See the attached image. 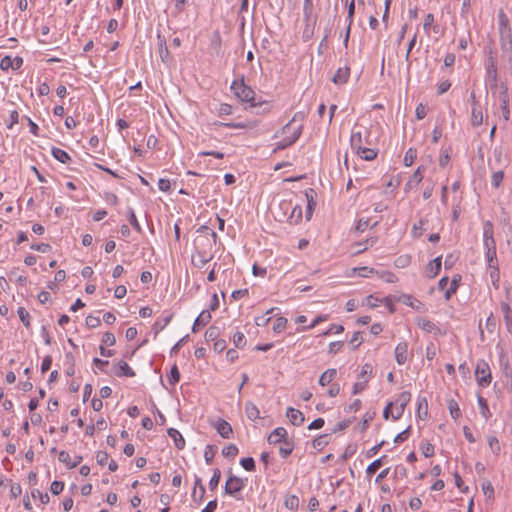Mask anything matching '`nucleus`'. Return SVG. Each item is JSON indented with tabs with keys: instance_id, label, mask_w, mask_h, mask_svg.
I'll return each instance as SVG.
<instances>
[{
	"instance_id": "52",
	"label": "nucleus",
	"mask_w": 512,
	"mask_h": 512,
	"mask_svg": "<svg viewBox=\"0 0 512 512\" xmlns=\"http://www.w3.org/2000/svg\"><path fill=\"white\" fill-rule=\"evenodd\" d=\"M504 178V173L502 171H496L491 176V184L498 188Z\"/></svg>"
},
{
	"instance_id": "24",
	"label": "nucleus",
	"mask_w": 512,
	"mask_h": 512,
	"mask_svg": "<svg viewBox=\"0 0 512 512\" xmlns=\"http://www.w3.org/2000/svg\"><path fill=\"white\" fill-rule=\"evenodd\" d=\"M483 123V113L478 104L472 106L471 113V124L473 126H479Z\"/></svg>"
},
{
	"instance_id": "50",
	"label": "nucleus",
	"mask_w": 512,
	"mask_h": 512,
	"mask_svg": "<svg viewBox=\"0 0 512 512\" xmlns=\"http://www.w3.org/2000/svg\"><path fill=\"white\" fill-rule=\"evenodd\" d=\"M382 465V458L374 460L371 464L368 465L366 469L367 475L371 476L374 474Z\"/></svg>"
},
{
	"instance_id": "11",
	"label": "nucleus",
	"mask_w": 512,
	"mask_h": 512,
	"mask_svg": "<svg viewBox=\"0 0 512 512\" xmlns=\"http://www.w3.org/2000/svg\"><path fill=\"white\" fill-rule=\"evenodd\" d=\"M113 373L114 375L118 377H133L135 376L134 370L125 362V361H119L117 364L113 367Z\"/></svg>"
},
{
	"instance_id": "10",
	"label": "nucleus",
	"mask_w": 512,
	"mask_h": 512,
	"mask_svg": "<svg viewBox=\"0 0 512 512\" xmlns=\"http://www.w3.org/2000/svg\"><path fill=\"white\" fill-rule=\"evenodd\" d=\"M483 242L486 250L496 249V243L493 237V226L490 221L483 224Z\"/></svg>"
},
{
	"instance_id": "54",
	"label": "nucleus",
	"mask_w": 512,
	"mask_h": 512,
	"mask_svg": "<svg viewBox=\"0 0 512 512\" xmlns=\"http://www.w3.org/2000/svg\"><path fill=\"white\" fill-rule=\"evenodd\" d=\"M501 310L504 314V318L507 324L512 323V310L507 303L501 304Z\"/></svg>"
},
{
	"instance_id": "31",
	"label": "nucleus",
	"mask_w": 512,
	"mask_h": 512,
	"mask_svg": "<svg viewBox=\"0 0 512 512\" xmlns=\"http://www.w3.org/2000/svg\"><path fill=\"white\" fill-rule=\"evenodd\" d=\"M425 231L424 220L420 219L417 223H414L411 229V235L413 238H420Z\"/></svg>"
},
{
	"instance_id": "8",
	"label": "nucleus",
	"mask_w": 512,
	"mask_h": 512,
	"mask_svg": "<svg viewBox=\"0 0 512 512\" xmlns=\"http://www.w3.org/2000/svg\"><path fill=\"white\" fill-rule=\"evenodd\" d=\"M498 99L500 103L502 117L505 121H508L510 119L509 94L508 88L505 84L500 85Z\"/></svg>"
},
{
	"instance_id": "9",
	"label": "nucleus",
	"mask_w": 512,
	"mask_h": 512,
	"mask_svg": "<svg viewBox=\"0 0 512 512\" xmlns=\"http://www.w3.org/2000/svg\"><path fill=\"white\" fill-rule=\"evenodd\" d=\"M280 208L285 210H291L290 215L288 216V221L290 224H298L302 219V207L301 205H294L290 202L283 201L280 203Z\"/></svg>"
},
{
	"instance_id": "5",
	"label": "nucleus",
	"mask_w": 512,
	"mask_h": 512,
	"mask_svg": "<svg viewBox=\"0 0 512 512\" xmlns=\"http://www.w3.org/2000/svg\"><path fill=\"white\" fill-rule=\"evenodd\" d=\"M475 378L481 387H487L491 383V371L488 363L484 360H479L475 368Z\"/></svg>"
},
{
	"instance_id": "57",
	"label": "nucleus",
	"mask_w": 512,
	"mask_h": 512,
	"mask_svg": "<svg viewBox=\"0 0 512 512\" xmlns=\"http://www.w3.org/2000/svg\"><path fill=\"white\" fill-rule=\"evenodd\" d=\"M485 257H486L488 266H490L491 264H498L497 258H496V249L486 250Z\"/></svg>"
},
{
	"instance_id": "35",
	"label": "nucleus",
	"mask_w": 512,
	"mask_h": 512,
	"mask_svg": "<svg viewBox=\"0 0 512 512\" xmlns=\"http://www.w3.org/2000/svg\"><path fill=\"white\" fill-rule=\"evenodd\" d=\"M423 180V174L420 170V168H418L412 175V177L409 179V181L407 182L406 184V187L405 189L407 188H410L412 185H415L417 186L418 184L421 183V181Z\"/></svg>"
},
{
	"instance_id": "1",
	"label": "nucleus",
	"mask_w": 512,
	"mask_h": 512,
	"mask_svg": "<svg viewBox=\"0 0 512 512\" xmlns=\"http://www.w3.org/2000/svg\"><path fill=\"white\" fill-rule=\"evenodd\" d=\"M301 130L302 125L293 118L281 129V140L277 143V148L284 149L292 145L299 138Z\"/></svg>"
},
{
	"instance_id": "37",
	"label": "nucleus",
	"mask_w": 512,
	"mask_h": 512,
	"mask_svg": "<svg viewBox=\"0 0 512 512\" xmlns=\"http://www.w3.org/2000/svg\"><path fill=\"white\" fill-rule=\"evenodd\" d=\"M488 269H489L490 279H491L493 285L497 288L498 287L497 283L500 278L498 264H491L490 266H488Z\"/></svg>"
},
{
	"instance_id": "26",
	"label": "nucleus",
	"mask_w": 512,
	"mask_h": 512,
	"mask_svg": "<svg viewBox=\"0 0 512 512\" xmlns=\"http://www.w3.org/2000/svg\"><path fill=\"white\" fill-rule=\"evenodd\" d=\"M313 194H314V191L312 189H310L309 191H307L305 193V197L307 200L306 216H307L308 220L311 218L312 212L316 206V201L314 200Z\"/></svg>"
},
{
	"instance_id": "36",
	"label": "nucleus",
	"mask_w": 512,
	"mask_h": 512,
	"mask_svg": "<svg viewBox=\"0 0 512 512\" xmlns=\"http://www.w3.org/2000/svg\"><path fill=\"white\" fill-rule=\"evenodd\" d=\"M478 405H479V408H480L481 415L485 419H489L490 416H491V413H490L489 407L487 405V401L482 396H480V395L478 396Z\"/></svg>"
},
{
	"instance_id": "51",
	"label": "nucleus",
	"mask_w": 512,
	"mask_h": 512,
	"mask_svg": "<svg viewBox=\"0 0 512 512\" xmlns=\"http://www.w3.org/2000/svg\"><path fill=\"white\" fill-rule=\"evenodd\" d=\"M448 284H449V288H447L444 293V297L446 300H449L451 298V296L456 292L457 287H458L456 279H453Z\"/></svg>"
},
{
	"instance_id": "58",
	"label": "nucleus",
	"mask_w": 512,
	"mask_h": 512,
	"mask_svg": "<svg viewBox=\"0 0 512 512\" xmlns=\"http://www.w3.org/2000/svg\"><path fill=\"white\" fill-rule=\"evenodd\" d=\"M344 331V327L340 324H333L331 327L323 332V336H328L330 334H340Z\"/></svg>"
},
{
	"instance_id": "18",
	"label": "nucleus",
	"mask_w": 512,
	"mask_h": 512,
	"mask_svg": "<svg viewBox=\"0 0 512 512\" xmlns=\"http://www.w3.org/2000/svg\"><path fill=\"white\" fill-rule=\"evenodd\" d=\"M212 259L211 255H208L205 252L197 251L192 255V263L197 268L204 267L210 260Z\"/></svg>"
},
{
	"instance_id": "55",
	"label": "nucleus",
	"mask_w": 512,
	"mask_h": 512,
	"mask_svg": "<svg viewBox=\"0 0 512 512\" xmlns=\"http://www.w3.org/2000/svg\"><path fill=\"white\" fill-rule=\"evenodd\" d=\"M283 443L284 444L279 448V453L281 457L286 458L292 453L293 446L287 441H284Z\"/></svg>"
},
{
	"instance_id": "23",
	"label": "nucleus",
	"mask_w": 512,
	"mask_h": 512,
	"mask_svg": "<svg viewBox=\"0 0 512 512\" xmlns=\"http://www.w3.org/2000/svg\"><path fill=\"white\" fill-rule=\"evenodd\" d=\"M349 68L348 67H341L339 68L335 75L333 76L332 78V81L335 83V84H344L347 82L348 78H349Z\"/></svg>"
},
{
	"instance_id": "4",
	"label": "nucleus",
	"mask_w": 512,
	"mask_h": 512,
	"mask_svg": "<svg viewBox=\"0 0 512 512\" xmlns=\"http://www.w3.org/2000/svg\"><path fill=\"white\" fill-rule=\"evenodd\" d=\"M410 400V392L404 391L398 396V398L395 401L389 403L390 408H392L393 420H398L399 418H401V416L404 413L405 407L410 402Z\"/></svg>"
},
{
	"instance_id": "17",
	"label": "nucleus",
	"mask_w": 512,
	"mask_h": 512,
	"mask_svg": "<svg viewBox=\"0 0 512 512\" xmlns=\"http://www.w3.org/2000/svg\"><path fill=\"white\" fill-rule=\"evenodd\" d=\"M286 416L289 419V421L295 426H300L305 420L303 413L292 407H289L287 409Z\"/></svg>"
},
{
	"instance_id": "29",
	"label": "nucleus",
	"mask_w": 512,
	"mask_h": 512,
	"mask_svg": "<svg viewBox=\"0 0 512 512\" xmlns=\"http://www.w3.org/2000/svg\"><path fill=\"white\" fill-rule=\"evenodd\" d=\"M51 153L53 157L61 163H67L70 160L68 153L61 148L53 147Z\"/></svg>"
},
{
	"instance_id": "46",
	"label": "nucleus",
	"mask_w": 512,
	"mask_h": 512,
	"mask_svg": "<svg viewBox=\"0 0 512 512\" xmlns=\"http://www.w3.org/2000/svg\"><path fill=\"white\" fill-rule=\"evenodd\" d=\"M240 464L246 471H253L255 469V461L252 457L242 458Z\"/></svg>"
},
{
	"instance_id": "20",
	"label": "nucleus",
	"mask_w": 512,
	"mask_h": 512,
	"mask_svg": "<svg viewBox=\"0 0 512 512\" xmlns=\"http://www.w3.org/2000/svg\"><path fill=\"white\" fill-rule=\"evenodd\" d=\"M351 148L353 151H358L364 146V138L362 131H353L350 137Z\"/></svg>"
},
{
	"instance_id": "47",
	"label": "nucleus",
	"mask_w": 512,
	"mask_h": 512,
	"mask_svg": "<svg viewBox=\"0 0 512 512\" xmlns=\"http://www.w3.org/2000/svg\"><path fill=\"white\" fill-rule=\"evenodd\" d=\"M220 477H221V472L218 468L214 469L213 471V475L209 481V487L210 489L214 490L218 484H219V481H220Z\"/></svg>"
},
{
	"instance_id": "28",
	"label": "nucleus",
	"mask_w": 512,
	"mask_h": 512,
	"mask_svg": "<svg viewBox=\"0 0 512 512\" xmlns=\"http://www.w3.org/2000/svg\"><path fill=\"white\" fill-rule=\"evenodd\" d=\"M375 275L386 283H396L398 281L397 276L390 271H375Z\"/></svg>"
},
{
	"instance_id": "42",
	"label": "nucleus",
	"mask_w": 512,
	"mask_h": 512,
	"mask_svg": "<svg viewBox=\"0 0 512 512\" xmlns=\"http://www.w3.org/2000/svg\"><path fill=\"white\" fill-rule=\"evenodd\" d=\"M180 379V373L176 365H173L170 374L167 376L169 383L174 386Z\"/></svg>"
},
{
	"instance_id": "44",
	"label": "nucleus",
	"mask_w": 512,
	"mask_h": 512,
	"mask_svg": "<svg viewBox=\"0 0 512 512\" xmlns=\"http://www.w3.org/2000/svg\"><path fill=\"white\" fill-rule=\"evenodd\" d=\"M69 453L65 452V451H61L59 453V461L60 462H63V463H66L70 468H73L75 467L78 463H80L81 461V457H78L77 460L75 462H73L72 464L69 463Z\"/></svg>"
},
{
	"instance_id": "34",
	"label": "nucleus",
	"mask_w": 512,
	"mask_h": 512,
	"mask_svg": "<svg viewBox=\"0 0 512 512\" xmlns=\"http://www.w3.org/2000/svg\"><path fill=\"white\" fill-rule=\"evenodd\" d=\"M411 263V256L410 255H400L398 256L395 261H394V265L395 267L397 268H406L410 265Z\"/></svg>"
},
{
	"instance_id": "60",
	"label": "nucleus",
	"mask_w": 512,
	"mask_h": 512,
	"mask_svg": "<svg viewBox=\"0 0 512 512\" xmlns=\"http://www.w3.org/2000/svg\"><path fill=\"white\" fill-rule=\"evenodd\" d=\"M482 490H483L484 495L487 496L488 498L493 497V495H494V488H493L491 482H489V481L483 482L482 483Z\"/></svg>"
},
{
	"instance_id": "43",
	"label": "nucleus",
	"mask_w": 512,
	"mask_h": 512,
	"mask_svg": "<svg viewBox=\"0 0 512 512\" xmlns=\"http://www.w3.org/2000/svg\"><path fill=\"white\" fill-rule=\"evenodd\" d=\"M287 325V319L284 317H278L273 323V331L276 333L282 332Z\"/></svg>"
},
{
	"instance_id": "21",
	"label": "nucleus",
	"mask_w": 512,
	"mask_h": 512,
	"mask_svg": "<svg viewBox=\"0 0 512 512\" xmlns=\"http://www.w3.org/2000/svg\"><path fill=\"white\" fill-rule=\"evenodd\" d=\"M168 435L173 439L177 449L181 450L185 447V439L182 434L175 428L168 429Z\"/></svg>"
},
{
	"instance_id": "32",
	"label": "nucleus",
	"mask_w": 512,
	"mask_h": 512,
	"mask_svg": "<svg viewBox=\"0 0 512 512\" xmlns=\"http://www.w3.org/2000/svg\"><path fill=\"white\" fill-rule=\"evenodd\" d=\"M448 409H449V412H450V416L453 419L457 420L458 418H460L461 410H460V408L458 406V403L455 400L451 399V400L448 401Z\"/></svg>"
},
{
	"instance_id": "64",
	"label": "nucleus",
	"mask_w": 512,
	"mask_h": 512,
	"mask_svg": "<svg viewBox=\"0 0 512 512\" xmlns=\"http://www.w3.org/2000/svg\"><path fill=\"white\" fill-rule=\"evenodd\" d=\"M102 342L107 346H113L116 342L114 334L106 332L102 337Z\"/></svg>"
},
{
	"instance_id": "45",
	"label": "nucleus",
	"mask_w": 512,
	"mask_h": 512,
	"mask_svg": "<svg viewBox=\"0 0 512 512\" xmlns=\"http://www.w3.org/2000/svg\"><path fill=\"white\" fill-rule=\"evenodd\" d=\"M222 454L225 457L233 458V457H235L238 454V448H237L236 445L230 444V445H228V446L223 448Z\"/></svg>"
},
{
	"instance_id": "39",
	"label": "nucleus",
	"mask_w": 512,
	"mask_h": 512,
	"mask_svg": "<svg viewBox=\"0 0 512 512\" xmlns=\"http://www.w3.org/2000/svg\"><path fill=\"white\" fill-rule=\"evenodd\" d=\"M211 320V314L209 311H202L195 320V325L205 326Z\"/></svg>"
},
{
	"instance_id": "27",
	"label": "nucleus",
	"mask_w": 512,
	"mask_h": 512,
	"mask_svg": "<svg viewBox=\"0 0 512 512\" xmlns=\"http://www.w3.org/2000/svg\"><path fill=\"white\" fill-rule=\"evenodd\" d=\"M356 153L361 157V159H364L366 161H371L376 158L377 151L372 148H367L365 146L362 147V149H359L356 151Z\"/></svg>"
},
{
	"instance_id": "22",
	"label": "nucleus",
	"mask_w": 512,
	"mask_h": 512,
	"mask_svg": "<svg viewBox=\"0 0 512 512\" xmlns=\"http://www.w3.org/2000/svg\"><path fill=\"white\" fill-rule=\"evenodd\" d=\"M336 375H337L336 369H334V368L327 369L320 375L318 382L321 386H326V385L330 384L335 379Z\"/></svg>"
},
{
	"instance_id": "14",
	"label": "nucleus",
	"mask_w": 512,
	"mask_h": 512,
	"mask_svg": "<svg viewBox=\"0 0 512 512\" xmlns=\"http://www.w3.org/2000/svg\"><path fill=\"white\" fill-rule=\"evenodd\" d=\"M287 431L283 427L275 428L268 436V442L270 444H278L286 441Z\"/></svg>"
},
{
	"instance_id": "7",
	"label": "nucleus",
	"mask_w": 512,
	"mask_h": 512,
	"mask_svg": "<svg viewBox=\"0 0 512 512\" xmlns=\"http://www.w3.org/2000/svg\"><path fill=\"white\" fill-rule=\"evenodd\" d=\"M245 487V480L239 478L237 476L231 475L226 483H225V493L231 496L236 497V499L240 500L241 498L237 497L236 494L240 492Z\"/></svg>"
},
{
	"instance_id": "15",
	"label": "nucleus",
	"mask_w": 512,
	"mask_h": 512,
	"mask_svg": "<svg viewBox=\"0 0 512 512\" xmlns=\"http://www.w3.org/2000/svg\"><path fill=\"white\" fill-rule=\"evenodd\" d=\"M22 63L23 60L20 57L11 58L10 56H5L0 62V68L2 70H7L9 68L19 69Z\"/></svg>"
},
{
	"instance_id": "63",
	"label": "nucleus",
	"mask_w": 512,
	"mask_h": 512,
	"mask_svg": "<svg viewBox=\"0 0 512 512\" xmlns=\"http://www.w3.org/2000/svg\"><path fill=\"white\" fill-rule=\"evenodd\" d=\"M326 444H327V436L326 435L319 436L318 438L314 439L313 443H312L313 447L316 449H321Z\"/></svg>"
},
{
	"instance_id": "6",
	"label": "nucleus",
	"mask_w": 512,
	"mask_h": 512,
	"mask_svg": "<svg viewBox=\"0 0 512 512\" xmlns=\"http://www.w3.org/2000/svg\"><path fill=\"white\" fill-rule=\"evenodd\" d=\"M372 372H373V367L369 363H365L361 367V371L358 375V380L353 385V389H352L353 394H359L366 388V385L370 380Z\"/></svg>"
},
{
	"instance_id": "48",
	"label": "nucleus",
	"mask_w": 512,
	"mask_h": 512,
	"mask_svg": "<svg viewBox=\"0 0 512 512\" xmlns=\"http://www.w3.org/2000/svg\"><path fill=\"white\" fill-rule=\"evenodd\" d=\"M434 15L431 14V13H428L425 18H424V22H423V29L424 31L429 34L430 33V30H431V27L433 26L434 24Z\"/></svg>"
},
{
	"instance_id": "16",
	"label": "nucleus",
	"mask_w": 512,
	"mask_h": 512,
	"mask_svg": "<svg viewBox=\"0 0 512 512\" xmlns=\"http://www.w3.org/2000/svg\"><path fill=\"white\" fill-rule=\"evenodd\" d=\"M441 256L436 257L434 260L429 262V264L426 267V276L430 279L436 277L441 269Z\"/></svg>"
},
{
	"instance_id": "3",
	"label": "nucleus",
	"mask_w": 512,
	"mask_h": 512,
	"mask_svg": "<svg viewBox=\"0 0 512 512\" xmlns=\"http://www.w3.org/2000/svg\"><path fill=\"white\" fill-rule=\"evenodd\" d=\"M231 91L240 101L254 105L255 92L252 88L247 86L243 80L233 81L231 84Z\"/></svg>"
},
{
	"instance_id": "61",
	"label": "nucleus",
	"mask_w": 512,
	"mask_h": 512,
	"mask_svg": "<svg viewBox=\"0 0 512 512\" xmlns=\"http://www.w3.org/2000/svg\"><path fill=\"white\" fill-rule=\"evenodd\" d=\"M64 489V483L60 481H53L50 486V490L54 495L60 494Z\"/></svg>"
},
{
	"instance_id": "41",
	"label": "nucleus",
	"mask_w": 512,
	"mask_h": 512,
	"mask_svg": "<svg viewBox=\"0 0 512 512\" xmlns=\"http://www.w3.org/2000/svg\"><path fill=\"white\" fill-rule=\"evenodd\" d=\"M127 213H128V220H129L130 224L133 226V228L136 231L141 232L142 228L136 218L134 210L132 208H128Z\"/></svg>"
},
{
	"instance_id": "38",
	"label": "nucleus",
	"mask_w": 512,
	"mask_h": 512,
	"mask_svg": "<svg viewBox=\"0 0 512 512\" xmlns=\"http://www.w3.org/2000/svg\"><path fill=\"white\" fill-rule=\"evenodd\" d=\"M232 340H233V344L237 348H244L246 345V337L240 331H237L236 333H234Z\"/></svg>"
},
{
	"instance_id": "13",
	"label": "nucleus",
	"mask_w": 512,
	"mask_h": 512,
	"mask_svg": "<svg viewBox=\"0 0 512 512\" xmlns=\"http://www.w3.org/2000/svg\"><path fill=\"white\" fill-rule=\"evenodd\" d=\"M401 302L404 305H407V306L415 309L418 312L426 311L425 305L421 301H419L418 299L412 297L411 295H407V294L403 295L401 297Z\"/></svg>"
},
{
	"instance_id": "49",
	"label": "nucleus",
	"mask_w": 512,
	"mask_h": 512,
	"mask_svg": "<svg viewBox=\"0 0 512 512\" xmlns=\"http://www.w3.org/2000/svg\"><path fill=\"white\" fill-rule=\"evenodd\" d=\"M355 271H357V273L360 277L368 278V277L375 275L376 270L374 268H370V267H359V268H356Z\"/></svg>"
},
{
	"instance_id": "53",
	"label": "nucleus",
	"mask_w": 512,
	"mask_h": 512,
	"mask_svg": "<svg viewBox=\"0 0 512 512\" xmlns=\"http://www.w3.org/2000/svg\"><path fill=\"white\" fill-rule=\"evenodd\" d=\"M171 318H172V315H168L166 316L165 318H163L162 320H157L155 322V332L158 333L159 331L163 330L167 325L168 323L171 321Z\"/></svg>"
},
{
	"instance_id": "12",
	"label": "nucleus",
	"mask_w": 512,
	"mask_h": 512,
	"mask_svg": "<svg viewBox=\"0 0 512 512\" xmlns=\"http://www.w3.org/2000/svg\"><path fill=\"white\" fill-rule=\"evenodd\" d=\"M408 359V344L400 342L395 348V360L397 364L403 365Z\"/></svg>"
},
{
	"instance_id": "33",
	"label": "nucleus",
	"mask_w": 512,
	"mask_h": 512,
	"mask_svg": "<svg viewBox=\"0 0 512 512\" xmlns=\"http://www.w3.org/2000/svg\"><path fill=\"white\" fill-rule=\"evenodd\" d=\"M487 442H488V445H489L492 453L495 455H498L501 451V446H500V442H499L498 438L490 435L487 437Z\"/></svg>"
},
{
	"instance_id": "59",
	"label": "nucleus",
	"mask_w": 512,
	"mask_h": 512,
	"mask_svg": "<svg viewBox=\"0 0 512 512\" xmlns=\"http://www.w3.org/2000/svg\"><path fill=\"white\" fill-rule=\"evenodd\" d=\"M427 112H428V109H427L426 105H424L422 103L417 105L415 114H416V117L418 120L425 118L427 115Z\"/></svg>"
},
{
	"instance_id": "30",
	"label": "nucleus",
	"mask_w": 512,
	"mask_h": 512,
	"mask_svg": "<svg viewBox=\"0 0 512 512\" xmlns=\"http://www.w3.org/2000/svg\"><path fill=\"white\" fill-rule=\"evenodd\" d=\"M416 324L420 329H422L425 332L431 333L436 329L435 324L425 318H417Z\"/></svg>"
},
{
	"instance_id": "25",
	"label": "nucleus",
	"mask_w": 512,
	"mask_h": 512,
	"mask_svg": "<svg viewBox=\"0 0 512 512\" xmlns=\"http://www.w3.org/2000/svg\"><path fill=\"white\" fill-rule=\"evenodd\" d=\"M245 413L248 419L255 421L260 418V412L257 406L252 402H247L245 404Z\"/></svg>"
},
{
	"instance_id": "56",
	"label": "nucleus",
	"mask_w": 512,
	"mask_h": 512,
	"mask_svg": "<svg viewBox=\"0 0 512 512\" xmlns=\"http://www.w3.org/2000/svg\"><path fill=\"white\" fill-rule=\"evenodd\" d=\"M17 313H18V316L21 320V322L26 326L28 327L29 326V313L28 311L23 308V307H19L18 310H17Z\"/></svg>"
},
{
	"instance_id": "40",
	"label": "nucleus",
	"mask_w": 512,
	"mask_h": 512,
	"mask_svg": "<svg viewBox=\"0 0 512 512\" xmlns=\"http://www.w3.org/2000/svg\"><path fill=\"white\" fill-rule=\"evenodd\" d=\"M416 157H417L416 150L413 148H409L406 151L405 156H404V165L407 167L411 166L414 163Z\"/></svg>"
},
{
	"instance_id": "2",
	"label": "nucleus",
	"mask_w": 512,
	"mask_h": 512,
	"mask_svg": "<svg viewBox=\"0 0 512 512\" xmlns=\"http://www.w3.org/2000/svg\"><path fill=\"white\" fill-rule=\"evenodd\" d=\"M498 29L500 33L502 48L504 50L512 49V33L509 24V18L503 10H500L498 13Z\"/></svg>"
},
{
	"instance_id": "62",
	"label": "nucleus",
	"mask_w": 512,
	"mask_h": 512,
	"mask_svg": "<svg viewBox=\"0 0 512 512\" xmlns=\"http://www.w3.org/2000/svg\"><path fill=\"white\" fill-rule=\"evenodd\" d=\"M204 458L206 463L209 465L212 463V460L214 458V450L211 445H207L204 450Z\"/></svg>"
},
{
	"instance_id": "19",
	"label": "nucleus",
	"mask_w": 512,
	"mask_h": 512,
	"mask_svg": "<svg viewBox=\"0 0 512 512\" xmlns=\"http://www.w3.org/2000/svg\"><path fill=\"white\" fill-rule=\"evenodd\" d=\"M215 428L217 432L221 435V437L225 439L230 438L232 434V427L227 421L223 419H218L217 422L215 423Z\"/></svg>"
}]
</instances>
